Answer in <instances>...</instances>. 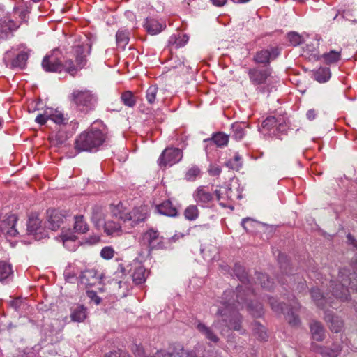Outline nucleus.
<instances>
[{
    "label": "nucleus",
    "mask_w": 357,
    "mask_h": 357,
    "mask_svg": "<svg viewBox=\"0 0 357 357\" xmlns=\"http://www.w3.org/2000/svg\"><path fill=\"white\" fill-rule=\"evenodd\" d=\"M234 273L242 284L238 285L236 291L232 289H227L224 291L221 299L218 301V309L215 314L216 319L213 326L222 330L227 328L229 330L240 331L242 329L243 320L239 313L240 309L246 307L248 311L255 317H261L264 309L261 303L251 300V296L255 294V288L250 282L244 267L239 264H235Z\"/></svg>",
    "instance_id": "obj_1"
},
{
    "label": "nucleus",
    "mask_w": 357,
    "mask_h": 357,
    "mask_svg": "<svg viewBox=\"0 0 357 357\" xmlns=\"http://www.w3.org/2000/svg\"><path fill=\"white\" fill-rule=\"evenodd\" d=\"M91 45L88 40L73 47L76 65L71 59L63 62L60 50L54 49L43 58L42 67L46 72L58 73L64 70L73 76L86 65V56L91 53Z\"/></svg>",
    "instance_id": "obj_2"
},
{
    "label": "nucleus",
    "mask_w": 357,
    "mask_h": 357,
    "mask_svg": "<svg viewBox=\"0 0 357 357\" xmlns=\"http://www.w3.org/2000/svg\"><path fill=\"white\" fill-rule=\"evenodd\" d=\"M347 238L349 243L352 245L357 251V241L351 234H348ZM351 266L353 269L352 273L349 269L346 268H341L339 271L338 282L340 284H335V282L333 280L330 281L333 296L342 301H347L349 296V285H350L351 289L357 291V257L355 261L352 263ZM355 310L357 312V306L355 307Z\"/></svg>",
    "instance_id": "obj_3"
},
{
    "label": "nucleus",
    "mask_w": 357,
    "mask_h": 357,
    "mask_svg": "<svg viewBox=\"0 0 357 357\" xmlns=\"http://www.w3.org/2000/svg\"><path fill=\"white\" fill-rule=\"evenodd\" d=\"M97 128L95 124L89 129L82 132L77 137L75 142V148L77 152L88 151L96 152L106 139L105 128Z\"/></svg>",
    "instance_id": "obj_4"
},
{
    "label": "nucleus",
    "mask_w": 357,
    "mask_h": 357,
    "mask_svg": "<svg viewBox=\"0 0 357 357\" xmlns=\"http://www.w3.org/2000/svg\"><path fill=\"white\" fill-rule=\"evenodd\" d=\"M247 73L250 82L257 86V90L262 93L271 92L275 87L274 84L277 82L271 75L272 69L269 67L248 68Z\"/></svg>",
    "instance_id": "obj_5"
},
{
    "label": "nucleus",
    "mask_w": 357,
    "mask_h": 357,
    "mask_svg": "<svg viewBox=\"0 0 357 357\" xmlns=\"http://www.w3.org/2000/svg\"><path fill=\"white\" fill-rule=\"evenodd\" d=\"M71 97L77 108L85 114L94 110L98 103L97 95L87 89L74 90Z\"/></svg>",
    "instance_id": "obj_6"
},
{
    "label": "nucleus",
    "mask_w": 357,
    "mask_h": 357,
    "mask_svg": "<svg viewBox=\"0 0 357 357\" xmlns=\"http://www.w3.org/2000/svg\"><path fill=\"white\" fill-rule=\"evenodd\" d=\"M268 301L271 309L275 312L277 314H286V319L290 325L297 326L300 324V319L295 314V312L300 308V305L294 295H292L291 298L289 299L291 308L288 309L287 312L286 308L284 307L286 305L284 303H278L276 299L272 297L268 298Z\"/></svg>",
    "instance_id": "obj_7"
},
{
    "label": "nucleus",
    "mask_w": 357,
    "mask_h": 357,
    "mask_svg": "<svg viewBox=\"0 0 357 357\" xmlns=\"http://www.w3.org/2000/svg\"><path fill=\"white\" fill-rule=\"evenodd\" d=\"M29 56V50L26 48L18 52H15V50L12 49L5 53L3 61L8 68L23 69L26 65Z\"/></svg>",
    "instance_id": "obj_8"
},
{
    "label": "nucleus",
    "mask_w": 357,
    "mask_h": 357,
    "mask_svg": "<svg viewBox=\"0 0 357 357\" xmlns=\"http://www.w3.org/2000/svg\"><path fill=\"white\" fill-rule=\"evenodd\" d=\"M278 261L280 265L281 275L278 277V281L282 285L287 284L290 289L292 287L296 278H298V275L291 273V268L289 267V261L287 256L283 253L279 252Z\"/></svg>",
    "instance_id": "obj_9"
},
{
    "label": "nucleus",
    "mask_w": 357,
    "mask_h": 357,
    "mask_svg": "<svg viewBox=\"0 0 357 357\" xmlns=\"http://www.w3.org/2000/svg\"><path fill=\"white\" fill-rule=\"evenodd\" d=\"M183 158V151L176 147H167L160 154L158 163L160 167L172 166L180 162Z\"/></svg>",
    "instance_id": "obj_10"
},
{
    "label": "nucleus",
    "mask_w": 357,
    "mask_h": 357,
    "mask_svg": "<svg viewBox=\"0 0 357 357\" xmlns=\"http://www.w3.org/2000/svg\"><path fill=\"white\" fill-rule=\"evenodd\" d=\"M149 208L146 205H141L135 207L132 211L127 212L125 218V223H128V225L133 227L136 225L143 222L148 217Z\"/></svg>",
    "instance_id": "obj_11"
},
{
    "label": "nucleus",
    "mask_w": 357,
    "mask_h": 357,
    "mask_svg": "<svg viewBox=\"0 0 357 357\" xmlns=\"http://www.w3.org/2000/svg\"><path fill=\"white\" fill-rule=\"evenodd\" d=\"M192 197L197 205L202 208L211 207L214 201L213 194L204 185H200L195 189L192 193Z\"/></svg>",
    "instance_id": "obj_12"
},
{
    "label": "nucleus",
    "mask_w": 357,
    "mask_h": 357,
    "mask_svg": "<svg viewBox=\"0 0 357 357\" xmlns=\"http://www.w3.org/2000/svg\"><path fill=\"white\" fill-rule=\"evenodd\" d=\"M66 216L65 211L50 208L47 211V222L45 227L52 231L58 229Z\"/></svg>",
    "instance_id": "obj_13"
},
{
    "label": "nucleus",
    "mask_w": 357,
    "mask_h": 357,
    "mask_svg": "<svg viewBox=\"0 0 357 357\" xmlns=\"http://www.w3.org/2000/svg\"><path fill=\"white\" fill-rule=\"evenodd\" d=\"M280 54L278 47H270L266 50L257 52L253 60L257 63L268 64L271 60L275 59Z\"/></svg>",
    "instance_id": "obj_14"
},
{
    "label": "nucleus",
    "mask_w": 357,
    "mask_h": 357,
    "mask_svg": "<svg viewBox=\"0 0 357 357\" xmlns=\"http://www.w3.org/2000/svg\"><path fill=\"white\" fill-rule=\"evenodd\" d=\"M311 349L314 352L319 354L322 357H337L341 353L342 347L337 343H334L331 347L312 343Z\"/></svg>",
    "instance_id": "obj_15"
},
{
    "label": "nucleus",
    "mask_w": 357,
    "mask_h": 357,
    "mask_svg": "<svg viewBox=\"0 0 357 357\" xmlns=\"http://www.w3.org/2000/svg\"><path fill=\"white\" fill-rule=\"evenodd\" d=\"M143 26L149 34L154 36L161 33L166 28V23L162 19L149 16L146 18Z\"/></svg>",
    "instance_id": "obj_16"
},
{
    "label": "nucleus",
    "mask_w": 357,
    "mask_h": 357,
    "mask_svg": "<svg viewBox=\"0 0 357 357\" xmlns=\"http://www.w3.org/2000/svg\"><path fill=\"white\" fill-rule=\"evenodd\" d=\"M17 218L16 215H11L8 218L0 222V233L2 232L9 236H16L18 234L17 230L15 229Z\"/></svg>",
    "instance_id": "obj_17"
},
{
    "label": "nucleus",
    "mask_w": 357,
    "mask_h": 357,
    "mask_svg": "<svg viewBox=\"0 0 357 357\" xmlns=\"http://www.w3.org/2000/svg\"><path fill=\"white\" fill-rule=\"evenodd\" d=\"M27 232L29 234L33 235L36 239H40L43 237L38 236L41 234V220L36 213H31L29 216L27 221Z\"/></svg>",
    "instance_id": "obj_18"
},
{
    "label": "nucleus",
    "mask_w": 357,
    "mask_h": 357,
    "mask_svg": "<svg viewBox=\"0 0 357 357\" xmlns=\"http://www.w3.org/2000/svg\"><path fill=\"white\" fill-rule=\"evenodd\" d=\"M50 120L52 121L55 124L61 128H66L70 126L73 121H70L68 114H65L63 112L56 109H50Z\"/></svg>",
    "instance_id": "obj_19"
},
{
    "label": "nucleus",
    "mask_w": 357,
    "mask_h": 357,
    "mask_svg": "<svg viewBox=\"0 0 357 357\" xmlns=\"http://www.w3.org/2000/svg\"><path fill=\"white\" fill-rule=\"evenodd\" d=\"M155 210L159 214L167 217L176 218L178 215L177 208L173 205L169 199L165 200L161 204L156 205Z\"/></svg>",
    "instance_id": "obj_20"
},
{
    "label": "nucleus",
    "mask_w": 357,
    "mask_h": 357,
    "mask_svg": "<svg viewBox=\"0 0 357 357\" xmlns=\"http://www.w3.org/2000/svg\"><path fill=\"white\" fill-rule=\"evenodd\" d=\"M16 29L17 26L14 21L8 17L0 19V38H8Z\"/></svg>",
    "instance_id": "obj_21"
},
{
    "label": "nucleus",
    "mask_w": 357,
    "mask_h": 357,
    "mask_svg": "<svg viewBox=\"0 0 357 357\" xmlns=\"http://www.w3.org/2000/svg\"><path fill=\"white\" fill-rule=\"evenodd\" d=\"M310 294L313 301L319 308L324 309L326 304H328L330 307L334 308L333 301L327 300V298L320 292L318 288H312L310 290Z\"/></svg>",
    "instance_id": "obj_22"
},
{
    "label": "nucleus",
    "mask_w": 357,
    "mask_h": 357,
    "mask_svg": "<svg viewBox=\"0 0 357 357\" xmlns=\"http://www.w3.org/2000/svg\"><path fill=\"white\" fill-rule=\"evenodd\" d=\"M248 127L244 122H235L231 126V137L235 140H241L245 135V129Z\"/></svg>",
    "instance_id": "obj_23"
},
{
    "label": "nucleus",
    "mask_w": 357,
    "mask_h": 357,
    "mask_svg": "<svg viewBox=\"0 0 357 357\" xmlns=\"http://www.w3.org/2000/svg\"><path fill=\"white\" fill-rule=\"evenodd\" d=\"M310 331L313 340L321 342L325 338V331L323 325L317 321H313L310 325Z\"/></svg>",
    "instance_id": "obj_24"
},
{
    "label": "nucleus",
    "mask_w": 357,
    "mask_h": 357,
    "mask_svg": "<svg viewBox=\"0 0 357 357\" xmlns=\"http://www.w3.org/2000/svg\"><path fill=\"white\" fill-rule=\"evenodd\" d=\"M208 144H214L218 147H222L227 145L229 142V135L222 132H218L213 135L211 138L206 139L204 141Z\"/></svg>",
    "instance_id": "obj_25"
},
{
    "label": "nucleus",
    "mask_w": 357,
    "mask_h": 357,
    "mask_svg": "<svg viewBox=\"0 0 357 357\" xmlns=\"http://www.w3.org/2000/svg\"><path fill=\"white\" fill-rule=\"evenodd\" d=\"M13 276L12 266L4 261H0V282L7 283L12 280Z\"/></svg>",
    "instance_id": "obj_26"
},
{
    "label": "nucleus",
    "mask_w": 357,
    "mask_h": 357,
    "mask_svg": "<svg viewBox=\"0 0 357 357\" xmlns=\"http://www.w3.org/2000/svg\"><path fill=\"white\" fill-rule=\"evenodd\" d=\"M81 282L86 286H93L99 281L97 272L95 270H86L80 275Z\"/></svg>",
    "instance_id": "obj_27"
},
{
    "label": "nucleus",
    "mask_w": 357,
    "mask_h": 357,
    "mask_svg": "<svg viewBox=\"0 0 357 357\" xmlns=\"http://www.w3.org/2000/svg\"><path fill=\"white\" fill-rule=\"evenodd\" d=\"M196 328L198 331L205 336L206 339L212 342L217 343L219 342V337L215 334L213 331L206 326L204 323L199 321L196 325Z\"/></svg>",
    "instance_id": "obj_28"
},
{
    "label": "nucleus",
    "mask_w": 357,
    "mask_h": 357,
    "mask_svg": "<svg viewBox=\"0 0 357 357\" xmlns=\"http://www.w3.org/2000/svg\"><path fill=\"white\" fill-rule=\"evenodd\" d=\"M278 118L275 116H268L261 123V132L266 131L270 135H276L275 129L278 124Z\"/></svg>",
    "instance_id": "obj_29"
},
{
    "label": "nucleus",
    "mask_w": 357,
    "mask_h": 357,
    "mask_svg": "<svg viewBox=\"0 0 357 357\" xmlns=\"http://www.w3.org/2000/svg\"><path fill=\"white\" fill-rule=\"evenodd\" d=\"M87 308L83 305H78L71 310V320L75 322H82L86 318Z\"/></svg>",
    "instance_id": "obj_30"
},
{
    "label": "nucleus",
    "mask_w": 357,
    "mask_h": 357,
    "mask_svg": "<svg viewBox=\"0 0 357 357\" xmlns=\"http://www.w3.org/2000/svg\"><path fill=\"white\" fill-rule=\"evenodd\" d=\"M273 282L271 280L269 277L262 273H256L255 285H260L263 289H271L273 287Z\"/></svg>",
    "instance_id": "obj_31"
},
{
    "label": "nucleus",
    "mask_w": 357,
    "mask_h": 357,
    "mask_svg": "<svg viewBox=\"0 0 357 357\" xmlns=\"http://www.w3.org/2000/svg\"><path fill=\"white\" fill-rule=\"evenodd\" d=\"M326 321L331 323V328L335 333H338L342 328V321L331 312H326L324 317Z\"/></svg>",
    "instance_id": "obj_32"
},
{
    "label": "nucleus",
    "mask_w": 357,
    "mask_h": 357,
    "mask_svg": "<svg viewBox=\"0 0 357 357\" xmlns=\"http://www.w3.org/2000/svg\"><path fill=\"white\" fill-rule=\"evenodd\" d=\"M243 162V158L238 152H236L234 157L227 160L225 165L230 169L238 171L242 167Z\"/></svg>",
    "instance_id": "obj_33"
},
{
    "label": "nucleus",
    "mask_w": 357,
    "mask_h": 357,
    "mask_svg": "<svg viewBox=\"0 0 357 357\" xmlns=\"http://www.w3.org/2000/svg\"><path fill=\"white\" fill-rule=\"evenodd\" d=\"M104 230L108 236L119 235L121 231V226L114 220H108L104 225Z\"/></svg>",
    "instance_id": "obj_34"
},
{
    "label": "nucleus",
    "mask_w": 357,
    "mask_h": 357,
    "mask_svg": "<svg viewBox=\"0 0 357 357\" xmlns=\"http://www.w3.org/2000/svg\"><path fill=\"white\" fill-rule=\"evenodd\" d=\"M132 280L136 284H143L146 279L147 274L145 268L142 266H138L134 269L132 274Z\"/></svg>",
    "instance_id": "obj_35"
},
{
    "label": "nucleus",
    "mask_w": 357,
    "mask_h": 357,
    "mask_svg": "<svg viewBox=\"0 0 357 357\" xmlns=\"http://www.w3.org/2000/svg\"><path fill=\"white\" fill-rule=\"evenodd\" d=\"M75 223L73 229L75 232L79 234H85L89 231V225L86 223L83 215H76L75 216Z\"/></svg>",
    "instance_id": "obj_36"
},
{
    "label": "nucleus",
    "mask_w": 357,
    "mask_h": 357,
    "mask_svg": "<svg viewBox=\"0 0 357 357\" xmlns=\"http://www.w3.org/2000/svg\"><path fill=\"white\" fill-rule=\"evenodd\" d=\"M331 73L328 67H321L314 73V78L320 83H324L329 80Z\"/></svg>",
    "instance_id": "obj_37"
},
{
    "label": "nucleus",
    "mask_w": 357,
    "mask_h": 357,
    "mask_svg": "<svg viewBox=\"0 0 357 357\" xmlns=\"http://www.w3.org/2000/svg\"><path fill=\"white\" fill-rule=\"evenodd\" d=\"M129 36L130 32L127 29H119L116 32V40L117 45L122 49H124L125 47L129 42Z\"/></svg>",
    "instance_id": "obj_38"
},
{
    "label": "nucleus",
    "mask_w": 357,
    "mask_h": 357,
    "mask_svg": "<svg viewBox=\"0 0 357 357\" xmlns=\"http://www.w3.org/2000/svg\"><path fill=\"white\" fill-rule=\"evenodd\" d=\"M188 41V37L185 35H173L169 38V45L176 49L183 47Z\"/></svg>",
    "instance_id": "obj_39"
},
{
    "label": "nucleus",
    "mask_w": 357,
    "mask_h": 357,
    "mask_svg": "<svg viewBox=\"0 0 357 357\" xmlns=\"http://www.w3.org/2000/svg\"><path fill=\"white\" fill-rule=\"evenodd\" d=\"M61 128L52 138V143L56 146H60L63 144L69 138V135L67 131Z\"/></svg>",
    "instance_id": "obj_40"
},
{
    "label": "nucleus",
    "mask_w": 357,
    "mask_h": 357,
    "mask_svg": "<svg viewBox=\"0 0 357 357\" xmlns=\"http://www.w3.org/2000/svg\"><path fill=\"white\" fill-rule=\"evenodd\" d=\"M158 231L153 229H150L144 233L143 240L150 248H153L155 247V243L158 241Z\"/></svg>",
    "instance_id": "obj_41"
},
{
    "label": "nucleus",
    "mask_w": 357,
    "mask_h": 357,
    "mask_svg": "<svg viewBox=\"0 0 357 357\" xmlns=\"http://www.w3.org/2000/svg\"><path fill=\"white\" fill-rule=\"evenodd\" d=\"M341 57V51L331 50L322 55L324 63L326 64L335 63L340 61Z\"/></svg>",
    "instance_id": "obj_42"
},
{
    "label": "nucleus",
    "mask_w": 357,
    "mask_h": 357,
    "mask_svg": "<svg viewBox=\"0 0 357 357\" xmlns=\"http://www.w3.org/2000/svg\"><path fill=\"white\" fill-rule=\"evenodd\" d=\"M121 100L124 105L128 107H134L137 100L134 93L130 91H126L121 95Z\"/></svg>",
    "instance_id": "obj_43"
},
{
    "label": "nucleus",
    "mask_w": 357,
    "mask_h": 357,
    "mask_svg": "<svg viewBox=\"0 0 357 357\" xmlns=\"http://www.w3.org/2000/svg\"><path fill=\"white\" fill-rule=\"evenodd\" d=\"M184 217L188 220H195L199 215L197 205L191 204L187 206L183 213Z\"/></svg>",
    "instance_id": "obj_44"
},
{
    "label": "nucleus",
    "mask_w": 357,
    "mask_h": 357,
    "mask_svg": "<svg viewBox=\"0 0 357 357\" xmlns=\"http://www.w3.org/2000/svg\"><path fill=\"white\" fill-rule=\"evenodd\" d=\"M63 244L69 250L73 251L76 249L77 236L74 234H65L62 236Z\"/></svg>",
    "instance_id": "obj_45"
},
{
    "label": "nucleus",
    "mask_w": 357,
    "mask_h": 357,
    "mask_svg": "<svg viewBox=\"0 0 357 357\" xmlns=\"http://www.w3.org/2000/svg\"><path fill=\"white\" fill-rule=\"evenodd\" d=\"M112 215L116 218L123 221L125 223V218L126 216L127 212L123 210V204L121 202H119L117 205H112L111 209Z\"/></svg>",
    "instance_id": "obj_46"
},
{
    "label": "nucleus",
    "mask_w": 357,
    "mask_h": 357,
    "mask_svg": "<svg viewBox=\"0 0 357 357\" xmlns=\"http://www.w3.org/2000/svg\"><path fill=\"white\" fill-rule=\"evenodd\" d=\"M201 171L197 166H192L185 173V179L188 181H194L200 176Z\"/></svg>",
    "instance_id": "obj_47"
},
{
    "label": "nucleus",
    "mask_w": 357,
    "mask_h": 357,
    "mask_svg": "<svg viewBox=\"0 0 357 357\" xmlns=\"http://www.w3.org/2000/svg\"><path fill=\"white\" fill-rule=\"evenodd\" d=\"M252 330L255 334L257 335V337L261 340L266 341L267 340V333L261 324L258 322H255Z\"/></svg>",
    "instance_id": "obj_48"
},
{
    "label": "nucleus",
    "mask_w": 357,
    "mask_h": 357,
    "mask_svg": "<svg viewBox=\"0 0 357 357\" xmlns=\"http://www.w3.org/2000/svg\"><path fill=\"white\" fill-rule=\"evenodd\" d=\"M158 88L155 85L150 86L146 93V98L149 104H153L156 99Z\"/></svg>",
    "instance_id": "obj_49"
},
{
    "label": "nucleus",
    "mask_w": 357,
    "mask_h": 357,
    "mask_svg": "<svg viewBox=\"0 0 357 357\" xmlns=\"http://www.w3.org/2000/svg\"><path fill=\"white\" fill-rule=\"evenodd\" d=\"M313 263H314V261H309L310 266L307 269L309 277L310 278H315L316 280H321L322 278L321 275L323 273L317 272L318 269L317 268V267L315 266H314Z\"/></svg>",
    "instance_id": "obj_50"
},
{
    "label": "nucleus",
    "mask_w": 357,
    "mask_h": 357,
    "mask_svg": "<svg viewBox=\"0 0 357 357\" xmlns=\"http://www.w3.org/2000/svg\"><path fill=\"white\" fill-rule=\"evenodd\" d=\"M214 194L215 195L217 201L219 203V205L221 206L222 208H227V203L225 202V201L227 199L223 190L221 188H220L219 190L216 189L214 191Z\"/></svg>",
    "instance_id": "obj_51"
},
{
    "label": "nucleus",
    "mask_w": 357,
    "mask_h": 357,
    "mask_svg": "<svg viewBox=\"0 0 357 357\" xmlns=\"http://www.w3.org/2000/svg\"><path fill=\"white\" fill-rule=\"evenodd\" d=\"M288 39L291 44L294 46H298L303 43V38L301 36L296 32L289 33Z\"/></svg>",
    "instance_id": "obj_52"
},
{
    "label": "nucleus",
    "mask_w": 357,
    "mask_h": 357,
    "mask_svg": "<svg viewBox=\"0 0 357 357\" xmlns=\"http://www.w3.org/2000/svg\"><path fill=\"white\" fill-rule=\"evenodd\" d=\"M50 119V109H47L43 114H39L35 119V121L40 125H45Z\"/></svg>",
    "instance_id": "obj_53"
},
{
    "label": "nucleus",
    "mask_w": 357,
    "mask_h": 357,
    "mask_svg": "<svg viewBox=\"0 0 357 357\" xmlns=\"http://www.w3.org/2000/svg\"><path fill=\"white\" fill-rule=\"evenodd\" d=\"M114 255V250L110 246H105L100 251V256L105 259H111Z\"/></svg>",
    "instance_id": "obj_54"
},
{
    "label": "nucleus",
    "mask_w": 357,
    "mask_h": 357,
    "mask_svg": "<svg viewBox=\"0 0 357 357\" xmlns=\"http://www.w3.org/2000/svg\"><path fill=\"white\" fill-rule=\"evenodd\" d=\"M287 128H288V126L286 124L284 118L279 117L278 120V124L275 129L276 135L278 133H283V132H286V130H287Z\"/></svg>",
    "instance_id": "obj_55"
},
{
    "label": "nucleus",
    "mask_w": 357,
    "mask_h": 357,
    "mask_svg": "<svg viewBox=\"0 0 357 357\" xmlns=\"http://www.w3.org/2000/svg\"><path fill=\"white\" fill-rule=\"evenodd\" d=\"M86 295L90 299V302L94 303L97 305L101 303L102 298L97 295L96 291L88 290L86 291Z\"/></svg>",
    "instance_id": "obj_56"
},
{
    "label": "nucleus",
    "mask_w": 357,
    "mask_h": 357,
    "mask_svg": "<svg viewBox=\"0 0 357 357\" xmlns=\"http://www.w3.org/2000/svg\"><path fill=\"white\" fill-rule=\"evenodd\" d=\"M291 289L296 291L302 292L305 291L307 288V284L305 281L300 280L297 284L294 283Z\"/></svg>",
    "instance_id": "obj_57"
},
{
    "label": "nucleus",
    "mask_w": 357,
    "mask_h": 357,
    "mask_svg": "<svg viewBox=\"0 0 357 357\" xmlns=\"http://www.w3.org/2000/svg\"><path fill=\"white\" fill-rule=\"evenodd\" d=\"M221 172V167L218 165H211L208 169L209 174L213 176L220 175Z\"/></svg>",
    "instance_id": "obj_58"
},
{
    "label": "nucleus",
    "mask_w": 357,
    "mask_h": 357,
    "mask_svg": "<svg viewBox=\"0 0 357 357\" xmlns=\"http://www.w3.org/2000/svg\"><path fill=\"white\" fill-rule=\"evenodd\" d=\"M220 188L223 190L225 195H226L227 199L231 200L233 199V191L230 187L227 185L225 187L222 186Z\"/></svg>",
    "instance_id": "obj_59"
},
{
    "label": "nucleus",
    "mask_w": 357,
    "mask_h": 357,
    "mask_svg": "<svg viewBox=\"0 0 357 357\" xmlns=\"http://www.w3.org/2000/svg\"><path fill=\"white\" fill-rule=\"evenodd\" d=\"M306 116L308 120L312 121L317 116V112L314 109H309L306 113Z\"/></svg>",
    "instance_id": "obj_60"
},
{
    "label": "nucleus",
    "mask_w": 357,
    "mask_h": 357,
    "mask_svg": "<svg viewBox=\"0 0 357 357\" xmlns=\"http://www.w3.org/2000/svg\"><path fill=\"white\" fill-rule=\"evenodd\" d=\"M212 4L217 7H221L226 4L227 0H210Z\"/></svg>",
    "instance_id": "obj_61"
},
{
    "label": "nucleus",
    "mask_w": 357,
    "mask_h": 357,
    "mask_svg": "<svg viewBox=\"0 0 357 357\" xmlns=\"http://www.w3.org/2000/svg\"><path fill=\"white\" fill-rule=\"evenodd\" d=\"M107 357H126L125 353H119L118 351H112L107 355Z\"/></svg>",
    "instance_id": "obj_62"
},
{
    "label": "nucleus",
    "mask_w": 357,
    "mask_h": 357,
    "mask_svg": "<svg viewBox=\"0 0 357 357\" xmlns=\"http://www.w3.org/2000/svg\"><path fill=\"white\" fill-rule=\"evenodd\" d=\"M208 229V225H195L194 227H193V229L199 233L200 231H202L204 229Z\"/></svg>",
    "instance_id": "obj_63"
},
{
    "label": "nucleus",
    "mask_w": 357,
    "mask_h": 357,
    "mask_svg": "<svg viewBox=\"0 0 357 357\" xmlns=\"http://www.w3.org/2000/svg\"><path fill=\"white\" fill-rule=\"evenodd\" d=\"M251 220H251V218H243V219L241 220V225H242V227H243L246 231H248V227H247V226H246V223H247V222H250V221H251Z\"/></svg>",
    "instance_id": "obj_64"
}]
</instances>
